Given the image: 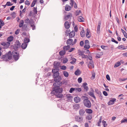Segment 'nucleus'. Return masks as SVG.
Returning <instances> with one entry per match:
<instances>
[{
	"mask_svg": "<svg viewBox=\"0 0 127 127\" xmlns=\"http://www.w3.org/2000/svg\"><path fill=\"white\" fill-rule=\"evenodd\" d=\"M1 58L5 61H9L12 58L11 52L10 51L8 53L6 54L5 55H3L1 57Z\"/></svg>",
	"mask_w": 127,
	"mask_h": 127,
	"instance_id": "1",
	"label": "nucleus"
},
{
	"mask_svg": "<svg viewBox=\"0 0 127 127\" xmlns=\"http://www.w3.org/2000/svg\"><path fill=\"white\" fill-rule=\"evenodd\" d=\"M53 86V91L51 92V94H55V93L62 92L63 89L62 88H60V87L57 86Z\"/></svg>",
	"mask_w": 127,
	"mask_h": 127,
	"instance_id": "2",
	"label": "nucleus"
},
{
	"mask_svg": "<svg viewBox=\"0 0 127 127\" xmlns=\"http://www.w3.org/2000/svg\"><path fill=\"white\" fill-rule=\"evenodd\" d=\"M83 103L85 106L88 108H90L91 106V103L88 98L86 97V98L83 101Z\"/></svg>",
	"mask_w": 127,
	"mask_h": 127,
	"instance_id": "3",
	"label": "nucleus"
},
{
	"mask_svg": "<svg viewBox=\"0 0 127 127\" xmlns=\"http://www.w3.org/2000/svg\"><path fill=\"white\" fill-rule=\"evenodd\" d=\"M12 57L13 56L14 59L16 61L17 60L19 59V53L16 51H13L11 53Z\"/></svg>",
	"mask_w": 127,
	"mask_h": 127,
	"instance_id": "4",
	"label": "nucleus"
},
{
	"mask_svg": "<svg viewBox=\"0 0 127 127\" xmlns=\"http://www.w3.org/2000/svg\"><path fill=\"white\" fill-rule=\"evenodd\" d=\"M1 44L3 46V48L6 49L9 46L10 43L8 42H3L1 43Z\"/></svg>",
	"mask_w": 127,
	"mask_h": 127,
	"instance_id": "5",
	"label": "nucleus"
},
{
	"mask_svg": "<svg viewBox=\"0 0 127 127\" xmlns=\"http://www.w3.org/2000/svg\"><path fill=\"white\" fill-rule=\"evenodd\" d=\"M21 43L19 40H17L15 42L14 47L16 49H17L21 46Z\"/></svg>",
	"mask_w": 127,
	"mask_h": 127,
	"instance_id": "6",
	"label": "nucleus"
},
{
	"mask_svg": "<svg viewBox=\"0 0 127 127\" xmlns=\"http://www.w3.org/2000/svg\"><path fill=\"white\" fill-rule=\"evenodd\" d=\"M116 100V99L115 98H112L109 101L108 103V104L109 105L113 104H114Z\"/></svg>",
	"mask_w": 127,
	"mask_h": 127,
	"instance_id": "7",
	"label": "nucleus"
},
{
	"mask_svg": "<svg viewBox=\"0 0 127 127\" xmlns=\"http://www.w3.org/2000/svg\"><path fill=\"white\" fill-rule=\"evenodd\" d=\"M76 121L80 122H81L83 120V118L82 117H80L78 116H76L75 117Z\"/></svg>",
	"mask_w": 127,
	"mask_h": 127,
	"instance_id": "8",
	"label": "nucleus"
},
{
	"mask_svg": "<svg viewBox=\"0 0 127 127\" xmlns=\"http://www.w3.org/2000/svg\"><path fill=\"white\" fill-rule=\"evenodd\" d=\"M62 84V82L61 81H58L54 83L53 84V86H57L58 87H60V86H61Z\"/></svg>",
	"mask_w": 127,
	"mask_h": 127,
	"instance_id": "9",
	"label": "nucleus"
},
{
	"mask_svg": "<svg viewBox=\"0 0 127 127\" xmlns=\"http://www.w3.org/2000/svg\"><path fill=\"white\" fill-rule=\"evenodd\" d=\"M92 92H90L88 93V94L90 96L94 98L95 99L96 98L94 94V91L93 89L92 90Z\"/></svg>",
	"mask_w": 127,
	"mask_h": 127,
	"instance_id": "10",
	"label": "nucleus"
},
{
	"mask_svg": "<svg viewBox=\"0 0 127 127\" xmlns=\"http://www.w3.org/2000/svg\"><path fill=\"white\" fill-rule=\"evenodd\" d=\"M88 67L90 69L94 67V63L93 61H91L90 62L89 64H88Z\"/></svg>",
	"mask_w": 127,
	"mask_h": 127,
	"instance_id": "11",
	"label": "nucleus"
},
{
	"mask_svg": "<svg viewBox=\"0 0 127 127\" xmlns=\"http://www.w3.org/2000/svg\"><path fill=\"white\" fill-rule=\"evenodd\" d=\"M87 84L86 82L83 83L82 85L84 89V91L86 92L89 89L88 86H87Z\"/></svg>",
	"mask_w": 127,
	"mask_h": 127,
	"instance_id": "12",
	"label": "nucleus"
},
{
	"mask_svg": "<svg viewBox=\"0 0 127 127\" xmlns=\"http://www.w3.org/2000/svg\"><path fill=\"white\" fill-rule=\"evenodd\" d=\"M101 24V22L99 21L98 24V25L97 27V33L98 34H99L100 31V27Z\"/></svg>",
	"mask_w": 127,
	"mask_h": 127,
	"instance_id": "13",
	"label": "nucleus"
},
{
	"mask_svg": "<svg viewBox=\"0 0 127 127\" xmlns=\"http://www.w3.org/2000/svg\"><path fill=\"white\" fill-rule=\"evenodd\" d=\"M73 42V40L72 39H69L66 41V43L68 45H70L72 44Z\"/></svg>",
	"mask_w": 127,
	"mask_h": 127,
	"instance_id": "14",
	"label": "nucleus"
},
{
	"mask_svg": "<svg viewBox=\"0 0 127 127\" xmlns=\"http://www.w3.org/2000/svg\"><path fill=\"white\" fill-rule=\"evenodd\" d=\"M62 93H55V94H53L56 95V96L58 98H61L63 96V95L62 94Z\"/></svg>",
	"mask_w": 127,
	"mask_h": 127,
	"instance_id": "15",
	"label": "nucleus"
},
{
	"mask_svg": "<svg viewBox=\"0 0 127 127\" xmlns=\"http://www.w3.org/2000/svg\"><path fill=\"white\" fill-rule=\"evenodd\" d=\"M64 26L66 29H68L69 28L70 24L68 21H66L64 23Z\"/></svg>",
	"mask_w": 127,
	"mask_h": 127,
	"instance_id": "16",
	"label": "nucleus"
},
{
	"mask_svg": "<svg viewBox=\"0 0 127 127\" xmlns=\"http://www.w3.org/2000/svg\"><path fill=\"white\" fill-rule=\"evenodd\" d=\"M74 100L76 103H78L80 101V98L78 97H75L74 98Z\"/></svg>",
	"mask_w": 127,
	"mask_h": 127,
	"instance_id": "17",
	"label": "nucleus"
},
{
	"mask_svg": "<svg viewBox=\"0 0 127 127\" xmlns=\"http://www.w3.org/2000/svg\"><path fill=\"white\" fill-rule=\"evenodd\" d=\"M79 112V114L81 116H83L85 113V110L83 109L80 110Z\"/></svg>",
	"mask_w": 127,
	"mask_h": 127,
	"instance_id": "18",
	"label": "nucleus"
},
{
	"mask_svg": "<svg viewBox=\"0 0 127 127\" xmlns=\"http://www.w3.org/2000/svg\"><path fill=\"white\" fill-rule=\"evenodd\" d=\"M81 73V71L79 69H78L75 72V75L78 76Z\"/></svg>",
	"mask_w": 127,
	"mask_h": 127,
	"instance_id": "19",
	"label": "nucleus"
},
{
	"mask_svg": "<svg viewBox=\"0 0 127 127\" xmlns=\"http://www.w3.org/2000/svg\"><path fill=\"white\" fill-rule=\"evenodd\" d=\"M70 48V46L69 45H67V46H64L63 47V49L65 51H67Z\"/></svg>",
	"mask_w": 127,
	"mask_h": 127,
	"instance_id": "20",
	"label": "nucleus"
},
{
	"mask_svg": "<svg viewBox=\"0 0 127 127\" xmlns=\"http://www.w3.org/2000/svg\"><path fill=\"white\" fill-rule=\"evenodd\" d=\"M71 8V7L70 6L66 4L65 6V9L66 11H68L70 10Z\"/></svg>",
	"mask_w": 127,
	"mask_h": 127,
	"instance_id": "21",
	"label": "nucleus"
},
{
	"mask_svg": "<svg viewBox=\"0 0 127 127\" xmlns=\"http://www.w3.org/2000/svg\"><path fill=\"white\" fill-rule=\"evenodd\" d=\"M27 45V44L24 42L22 44L21 47L23 49H25L26 48Z\"/></svg>",
	"mask_w": 127,
	"mask_h": 127,
	"instance_id": "22",
	"label": "nucleus"
},
{
	"mask_svg": "<svg viewBox=\"0 0 127 127\" xmlns=\"http://www.w3.org/2000/svg\"><path fill=\"white\" fill-rule=\"evenodd\" d=\"M75 35V33L74 32H72L69 34V38L73 37Z\"/></svg>",
	"mask_w": 127,
	"mask_h": 127,
	"instance_id": "23",
	"label": "nucleus"
},
{
	"mask_svg": "<svg viewBox=\"0 0 127 127\" xmlns=\"http://www.w3.org/2000/svg\"><path fill=\"white\" fill-rule=\"evenodd\" d=\"M78 20L79 21L82 22L84 21V19L83 17L81 16H79L78 17Z\"/></svg>",
	"mask_w": 127,
	"mask_h": 127,
	"instance_id": "24",
	"label": "nucleus"
},
{
	"mask_svg": "<svg viewBox=\"0 0 127 127\" xmlns=\"http://www.w3.org/2000/svg\"><path fill=\"white\" fill-rule=\"evenodd\" d=\"M85 111L88 114H91L93 112L92 110L90 109H86Z\"/></svg>",
	"mask_w": 127,
	"mask_h": 127,
	"instance_id": "25",
	"label": "nucleus"
},
{
	"mask_svg": "<svg viewBox=\"0 0 127 127\" xmlns=\"http://www.w3.org/2000/svg\"><path fill=\"white\" fill-rule=\"evenodd\" d=\"M125 46L123 45H121L118 46L117 47V48L119 49H121L122 50H125L126 49V48L125 47Z\"/></svg>",
	"mask_w": 127,
	"mask_h": 127,
	"instance_id": "26",
	"label": "nucleus"
},
{
	"mask_svg": "<svg viewBox=\"0 0 127 127\" xmlns=\"http://www.w3.org/2000/svg\"><path fill=\"white\" fill-rule=\"evenodd\" d=\"M61 78L60 76H58L57 77H55L54 78V81L55 82L61 80Z\"/></svg>",
	"mask_w": 127,
	"mask_h": 127,
	"instance_id": "27",
	"label": "nucleus"
},
{
	"mask_svg": "<svg viewBox=\"0 0 127 127\" xmlns=\"http://www.w3.org/2000/svg\"><path fill=\"white\" fill-rule=\"evenodd\" d=\"M71 16V15L70 14V15H68L65 16L64 19L65 20H66L68 19L69 18H70Z\"/></svg>",
	"mask_w": 127,
	"mask_h": 127,
	"instance_id": "28",
	"label": "nucleus"
},
{
	"mask_svg": "<svg viewBox=\"0 0 127 127\" xmlns=\"http://www.w3.org/2000/svg\"><path fill=\"white\" fill-rule=\"evenodd\" d=\"M59 71L56 72H55V73L54 74L53 77L54 78L55 77H57L58 76H59Z\"/></svg>",
	"mask_w": 127,
	"mask_h": 127,
	"instance_id": "29",
	"label": "nucleus"
},
{
	"mask_svg": "<svg viewBox=\"0 0 127 127\" xmlns=\"http://www.w3.org/2000/svg\"><path fill=\"white\" fill-rule=\"evenodd\" d=\"M13 38L14 37L13 36H10L7 38V41L8 42L12 41L13 40Z\"/></svg>",
	"mask_w": 127,
	"mask_h": 127,
	"instance_id": "30",
	"label": "nucleus"
},
{
	"mask_svg": "<svg viewBox=\"0 0 127 127\" xmlns=\"http://www.w3.org/2000/svg\"><path fill=\"white\" fill-rule=\"evenodd\" d=\"M66 52L64 50H62L59 52V54L60 56H63L65 53Z\"/></svg>",
	"mask_w": 127,
	"mask_h": 127,
	"instance_id": "31",
	"label": "nucleus"
},
{
	"mask_svg": "<svg viewBox=\"0 0 127 127\" xmlns=\"http://www.w3.org/2000/svg\"><path fill=\"white\" fill-rule=\"evenodd\" d=\"M30 41V40L28 38H25L24 40V42L27 44Z\"/></svg>",
	"mask_w": 127,
	"mask_h": 127,
	"instance_id": "32",
	"label": "nucleus"
},
{
	"mask_svg": "<svg viewBox=\"0 0 127 127\" xmlns=\"http://www.w3.org/2000/svg\"><path fill=\"white\" fill-rule=\"evenodd\" d=\"M24 21L23 20H21L20 21L19 24V27L20 28L22 27L23 25Z\"/></svg>",
	"mask_w": 127,
	"mask_h": 127,
	"instance_id": "33",
	"label": "nucleus"
},
{
	"mask_svg": "<svg viewBox=\"0 0 127 127\" xmlns=\"http://www.w3.org/2000/svg\"><path fill=\"white\" fill-rule=\"evenodd\" d=\"M30 23H29L31 27L33 26H34V23L32 20H31Z\"/></svg>",
	"mask_w": 127,
	"mask_h": 127,
	"instance_id": "34",
	"label": "nucleus"
},
{
	"mask_svg": "<svg viewBox=\"0 0 127 127\" xmlns=\"http://www.w3.org/2000/svg\"><path fill=\"white\" fill-rule=\"evenodd\" d=\"M101 120H102V117L101 116L100 119L97 122V126H100V124L101 122Z\"/></svg>",
	"mask_w": 127,
	"mask_h": 127,
	"instance_id": "35",
	"label": "nucleus"
},
{
	"mask_svg": "<svg viewBox=\"0 0 127 127\" xmlns=\"http://www.w3.org/2000/svg\"><path fill=\"white\" fill-rule=\"evenodd\" d=\"M28 25L26 24H24L23 26V30H27L28 29Z\"/></svg>",
	"mask_w": 127,
	"mask_h": 127,
	"instance_id": "36",
	"label": "nucleus"
},
{
	"mask_svg": "<svg viewBox=\"0 0 127 127\" xmlns=\"http://www.w3.org/2000/svg\"><path fill=\"white\" fill-rule=\"evenodd\" d=\"M37 1V0H34L33 1L31 4V6L32 7L34 6Z\"/></svg>",
	"mask_w": 127,
	"mask_h": 127,
	"instance_id": "37",
	"label": "nucleus"
},
{
	"mask_svg": "<svg viewBox=\"0 0 127 127\" xmlns=\"http://www.w3.org/2000/svg\"><path fill=\"white\" fill-rule=\"evenodd\" d=\"M31 20L29 18H27L25 20V23L27 24H29L30 23Z\"/></svg>",
	"mask_w": 127,
	"mask_h": 127,
	"instance_id": "38",
	"label": "nucleus"
},
{
	"mask_svg": "<svg viewBox=\"0 0 127 127\" xmlns=\"http://www.w3.org/2000/svg\"><path fill=\"white\" fill-rule=\"evenodd\" d=\"M75 91L76 92H79L81 91V89L80 88H75Z\"/></svg>",
	"mask_w": 127,
	"mask_h": 127,
	"instance_id": "39",
	"label": "nucleus"
},
{
	"mask_svg": "<svg viewBox=\"0 0 127 127\" xmlns=\"http://www.w3.org/2000/svg\"><path fill=\"white\" fill-rule=\"evenodd\" d=\"M72 61L70 62V63L72 64H73L75 63L76 61V59L74 58H72Z\"/></svg>",
	"mask_w": 127,
	"mask_h": 127,
	"instance_id": "40",
	"label": "nucleus"
},
{
	"mask_svg": "<svg viewBox=\"0 0 127 127\" xmlns=\"http://www.w3.org/2000/svg\"><path fill=\"white\" fill-rule=\"evenodd\" d=\"M64 75V76L66 77H67L68 76L69 74L68 72L66 71H64L63 72Z\"/></svg>",
	"mask_w": 127,
	"mask_h": 127,
	"instance_id": "41",
	"label": "nucleus"
},
{
	"mask_svg": "<svg viewBox=\"0 0 127 127\" xmlns=\"http://www.w3.org/2000/svg\"><path fill=\"white\" fill-rule=\"evenodd\" d=\"M84 33V31L83 29V30H82L80 32V35L81 37H83L85 35Z\"/></svg>",
	"mask_w": 127,
	"mask_h": 127,
	"instance_id": "42",
	"label": "nucleus"
},
{
	"mask_svg": "<svg viewBox=\"0 0 127 127\" xmlns=\"http://www.w3.org/2000/svg\"><path fill=\"white\" fill-rule=\"evenodd\" d=\"M121 65L120 62H119L116 63L114 65V67H117Z\"/></svg>",
	"mask_w": 127,
	"mask_h": 127,
	"instance_id": "43",
	"label": "nucleus"
},
{
	"mask_svg": "<svg viewBox=\"0 0 127 127\" xmlns=\"http://www.w3.org/2000/svg\"><path fill=\"white\" fill-rule=\"evenodd\" d=\"M60 64L59 63L57 62L56 63L54 64V68H58Z\"/></svg>",
	"mask_w": 127,
	"mask_h": 127,
	"instance_id": "44",
	"label": "nucleus"
},
{
	"mask_svg": "<svg viewBox=\"0 0 127 127\" xmlns=\"http://www.w3.org/2000/svg\"><path fill=\"white\" fill-rule=\"evenodd\" d=\"M33 11L34 13V14H36L37 13V7H34L33 8Z\"/></svg>",
	"mask_w": 127,
	"mask_h": 127,
	"instance_id": "45",
	"label": "nucleus"
},
{
	"mask_svg": "<svg viewBox=\"0 0 127 127\" xmlns=\"http://www.w3.org/2000/svg\"><path fill=\"white\" fill-rule=\"evenodd\" d=\"M90 47L89 44H85V45L84 46V48L88 49L90 48Z\"/></svg>",
	"mask_w": 127,
	"mask_h": 127,
	"instance_id": "46",
	"label": "nucleus"
},
{
	"mask_svg": "<svg viewBox=\"0 0 127 127\" xmlns=\"http://www.w3.org/2000/svg\"><path fill=\"white\" fill-rule=\"evenodd\" d=\"M68 60L67 58H64L63 59V63L64 64L66 63L68 61Z\"/></svg>",
	"mask_w": 127,
	"mask_h": 127,
	"instance_id": "47",
	"label": "nucleus"
},
{
	"mask_svg": "<svg viewBox=\"0 0 127 127\" xmlns=\"http://www.w3.org/2000/svg\"><path fill=\"white\" fill-rule=\"evenodd\" d=\"M102 123L104 127H106L107 126V124L106 123V121L103 120L102 121Z\"/></svg>",
	"mask_w": 127,
	"mask_h": 127,
	"instance_id": "48",
	"label": "nucleus"
},
{
	"mask_svg": "<svg viewBox=\"0 0 127 127\" xmlns=\"http://www.w3.org/2000/svg\"><path fill=\"white\" fill-rule=\"evenodd\" d=\"M13 4L11 3L10 2V1L7 2L6 4V5H7L8 6H10L12 5H13Z\"/></svg>",
	"mask_w": 127,
	"mask_h": 127,
	"instance_id": "49",
	"label": "nucleus"
},
{
	"mask_svg": "<svg viewBox=\"0 0 127 127\" xmlns=\"http://www.w3.org/2000/svg\"><path fill=\"white\" fill-rule=\"evenodd\" d=\"M4 24V22L1 19H0V26H3Z\"/></svg>",
	"mask_w": 127,
	"mask_h": 127,
	"instance_id": "50",
	"label": "nucleus"
},
{
	"mask_svg": "<svg viewBox=\"0 0 127 127\" xmlns=\"http://www.w3.org/2000/svg\"><path fill=\"white\" fill-rule=\"evenodd\" d=\"M101 47L102 49L105 50H106L107 49L106 48L107 47V46H104V45H101Z\"/></svg>",
	"mask_w": 127,
	"mask_h": 127,
	"instance_id": "51",
	"label": "nucleus"
},
{
	"mask_svg": "<svg viewBox=\"0 0 127 127\" xmlns=\"http://www.w3.org/2000/svg\"><path fill=\"white\" fill-rule=\"evenodd\" d=\"M95 73L94 72L92 74V76L91 77V79H93L95 78Z\"/></svg>",
	"mask_w": 127,
	"mask_h": 127,
	"instance_id": "52",
	"label": "nucleus"
},
{
	"mask_svg": "<svg viewBox=\"0 0 127 127\" xmlns=\"http://www.w3.org/2000/svg\"><path fill=\"white\" fill-rule=\"evenodd\" d=\"M66 67L64 65H63L61 67V69L63 70H65L66 69Z\"/></svg>",
	"mask_w": 127,
	"mask_h": 127,
	"instance_id": "53",
	"label": "nucleus"
},
{
	"mask_svg": "<svg viewBox=\"0 0 127 127\" xmlns=\"http://www.w3.org/2000/svg\"><path fill=\"white\" fill-rule=\"evenodd\" d=\"M111 40L112 42H114L116 44H117L118 43V42L116 41L113 38H111Z\"/></svg>",
	"mask_w": 127,
	"mask_h": 127,
	"instance_id": "54",
	"label": "nucleus"
},
{
	"mask_svg": "<svg viewBox=\"0 0 127 127\" xmlns=\"http://www.w3.org/2000/svg\"><path fill=\"white\" fill-rule=\"evenodd\" d=\"M25 4L28 5H29L30 4V2L27 0H26L25 1Z\"/></svg>",
	"mask_w": 127,
	"mask_h": 127,
	"instance_id": "55",
	"label": "nucleus"
},
{
	"mask_svg": "<svg viewBox=\"0 0 127 127\" xmlns=\"http://www.w3.org/2000/svg\"><path fill=\"white\" fill-rule=\"evenodd\" d=\"M82 80V78L81 77H79L78 79V82L79 83H80L81 82Z\"/></svg>",
	"mask_w": 127,
	"mask_h": 127,
	"instance_id": "56",
	"label": "nucleus"
},
{
	"mask_svg": "<svg viewBox=\"0 0 127 127\" xmlns=\"http://www.w3.org/2000/svg\"><path fill=\"white\" fill-rule=\"evenodd\" d=\"M70 4L72 7L74 1L73 0H70Z\"/></svg>",
	"mask_w": 127,
	"mask_h": 127,
	"instance_id": "57",
	"label": "nucleus"
},
{
	"mask_svg": "<svg viewBox=\"0 0 127 127\" xmlns=\"http://www.w3.org/2000/svg\"><path fill=\"white\" fill-rule=\"evenodd\" d=\"M75 89L74 88H71L70 89L69 92L70 93H72L73 91L75 90Z\"/></svg>",
	"mask_w": 127,
	"mask_h": 127,
	"instance_id": "58",
	"label": "nucleus"
},
{
	"mask_svg": "<svg viewBox=\"0 0 127 127\" xmlns=\"http://www.w3.org/2000/svg\"><path fill=\"white\" fill-rule=\"evenodd\" d=\"M103 53L102 52H98L97 53V55L99 56L102 55H103Z\"/></svg>",
	"mask_w": 127,
	"mask_h": 127,
	"instance_id": "59",
	"label": "nucleus"
},
{
	"mask_svg": "<svg viewBox=\"0 0 127 127\" xmlns=\"http://www.w3.org/2000/svg\"><path fill=\"white\" fill-rule=\"evenodd\" d=\"M121 123H124V122L127 123V120L126 119H122L121 122Z\"/></svg>",
	"mask_w": 127,
	"mask_h": 127,
	"instance_id": "60",
	"label": "nucleus"
},
{
	"mask_svg": "<svg viewBox=\"0 0 127 127\" xmlns=\"http://www.w3.org/2000/svg\"><path fill=\"white\" fill-rule=\"evenodd\" d=\"M84 44V42L83 41H81L80 43V45L81 47H82L83 46Z\"/></svg>",
	"mask_w": 127,
	"mask_h": 127,
	"instance_id": "61",
	"label": "nucleus"
},
{
	"mask_svg": "<svg viewBox=\"0 0 127 127\" xmlns=\"http://www.w3.org/2000/svg\"><path fill=\"white\" fill-rule=\"evenodd\" d=\"M95 93L97 94H99L100 92H99L98 89H95Z\"/></svg>",
	"mask_w": 127,
	"mask_h": 127,
	"instance_id": "62",
	"label": "nucleus"
},
{
	"mask_svg": "<svg viewBox=\"0 0 127 127\" xmlns=\"http://www.w3.org/2000/svg\"><path fill=\"white\" fill-rule=\"evenodd\" d=\"M20 32V30L19 29H17L15 32V34L16 35L18 34Z\"/></svg>",
	"mask_w": 127,
	"mask_h": 127,
	"instance_id": "63",
	"label": "nucleus"
},
{
	"mask_svg": "<svg viewBox=\"0 0 127 127\" xmlns=\"http://www.w3.org/2000/svg\"><path fill=\"white\" fill-rule=\"evenodd\" d=\"M103 94L105 96H106L108 95L107 93L105 91H103Z\"/></svg>",
	"mask_w": 127,
	"mask_h": 127,
	"instance_id": "64",
	"label": "nucleus"
}]
</instances>
